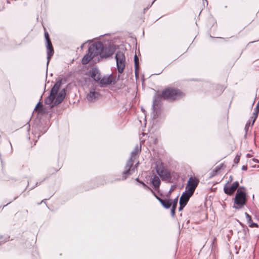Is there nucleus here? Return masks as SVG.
<instances>
[{
	"mask_svg": "<svg viewBox=\"0 0 259 259\" xmlns=\"http://www.w3.org/2000/svg\"><path fill=\"white\" fill-rule=\"evenodd\" d=\"M115 51V49L113 46L105 47L100 41L94 42L89 46L88 53L82 58L81 63L84 65L87 64L96 57H109L114 54Z\"/></svg>",
	"mask_w": 259,
	"mask_h": 259,
	"instance_id": "obj_1",
	"label": "nucleus"
},
{
	"mask_svg": "<svg viewBox=\"0 0 259 259\" xmlns=\"http://www.w3.org/2000/svg\"><path fill=\"white\" fill-rule=\"evenodd\" d=\"M184 96V94L178 89L174 88H166L162 92L161 94H157L154 97L152 108L154 111L156 107L158 106L162 98L168 101H172L179 100Z\"/></svg>",
	"mask_w": 259,
	"mask_h": 259,
	"instance_id": "obj_2",
	"label": "nucleus"
},
{
	"mask_svg": "<svg viewBox=\"0 0 259 259\" xmlns=\"http://www.w3.org/2000/svg\"><path fill=\"white\" fill-rule=\"evenodd\" d=\"M141 146L137 145L134 150L131 152L130 159L127 162L125 165V170L123 172V180H125L126 178L132 174L130 172L131 168L133 165L134 160L136 158V156L141 151Z\"/></svg>",
	"mask_w": 259,
	"mask_h": 259,
	"instance_id": "obj_3",
	"label": "nucleus"
},
{
	"mask_svg": "<svg viewBox=\"0 0 259 259\" xmlns=\"http://www.w3.org/2000/svg\"><path fill=\"white\" fill-rule=\"evenodd\" d=\"M241 189H244V187H240L238 189L234 199V203L240 207L245 205L246 202V193Z\"/></svg>",
	"mask_w": 259,
	"mask_h": 259,
	"instance_id": "obj_4",
	"label": "nucleus"
},
{
	"mask_svg": "<svg viewBox=\"0 0 259 259\" xmlns=\"http://www.w3.org/2000/svg\"><path fill=\"white\" fill-rule=\"evenodd\" d=\"M61 84V81H58L56 82V83L54 85L52 88L51 93L49 96H48L45 100V104L47 105H50L52 104L54 100H55L57 94L58 92L59 88Z\"/></svg>",
	"mask_w": 259,
	"mask_h": 259,
	"instance_id": "obj_5",
	"label": "nucleus"
},
{
	"mask_svg": "<svg viewBox=\"0 0 259 259\" xmlns=\"http://www.w3.org/2000/svg\"><path fill=\"white\" fill-rule=\"evenodd\" d=\"M116 66L119 73H121L125 67V58L124 53L118 51L116 54Z\"/></svg>",
	"mask_w": 259,
	"mask_h": 259,
	"instance_id": "obj_6",
	"label": "nucleus"
},
{
	"mask_svg": "<svg viewBox=\"0 0 259 259\" xmlns=\"http://www.w3.org/2000/svg\"><path fill=\"white\" fill-rule=\"evenodd\" d=\"M198 184V181L195 178L190 177L186 187V191L189 192L190 195H193Z\"/></svg>",
	"mask_w": 259,
	"mask_h": 259,
	"instance_id": "obj_7",
	"label": "nucleus"
},
{
	"mask_svg": "<svg viewBox=\"0 0 259 259\" xmlns=\"http://www.w3.org/2000/svg\"><path fill=\"white\" fill-rule=\"evenodd\" d=\"M157 174L162 181H170L171 179L170 172L163 167H157L156 169Z\"/></svg>",
	"mask_w": 259,
	"mask_h": 259,
	"instance_id": "obj_8",
	"label": "nucleus"
},
{
	"mask_svg": "<svg viewBox=\"0 0 259 259\" xmlns=\"http://www.w3.org/2000/svg\"><path fill=\"white\" fill-rule=\"evenodd\" d=\"M239 186L238 182H234L230 187L225 186L224 188V192L229 195H232Z\"/></svg>",
	"mask_w": 259,
	"mask_h": 259,
	"instance_id": "obj_9",
	"label": "nucleus"
},
{
	"mask_svg": "<svg viewBox=\"0 0 259 259\" xmlns=\"http://www.w3.org/2000/svg\"><path fill=\"white\" fill-rule=\"evenodd\" d=\"M100 97V94L98 92H96L94 89L90 90L89 93L87 95V99L90 102H94Z\"/></svg>",
	"mask_w": 259,
	"mask_h": 259,
	"instance_id": "obj_10",
	"label": "nucleus"
},
{
	"mask_svg": "<svg viewBox=\"0 0 259 259\" xmlns=\"http://www.w3.org/2000/svg\"><path fill=\"white\" fill-rule=\"evenodd\" d=\"M47 65L48 66L50 59L54 54V49L52 44L51 41L47 42Z\"/></svg>",
	"mask_w": 259,
	"mask_h": 259,
	"instance_id": "obj_11",
	"label": "nucleus"
},
{
	"mask_svg": "<svg viewBox=\"0 0 259 259\" xmlns=\"http://www.w3.org/2000/svg\"><path fill=\"white\" fill-rule=\"evenodd\" d=\"M66 96V92L64 89H62L59 93L57 97L56 96V100L54 102V105H58L60 104L64 100Z\"/></svg>",
	"mask_w": 259,
	"mask_h": 259,
	"instance_id": "obj_12",
	"label": "nucleus"
},
{
	"mask_svg": "<svg viewBox=\"0 0 259 259\" xmlns=\"http://www.w3.org/2000/svg\"><path fill=\"white\" fill-rule=\"evenodd\" d=\"M91 76L96 82H99L101 79V74L97 68H93L91 70Z\"/></svg>",
	"mask_w": 259,
	"mask_h": 259,
	"instance_id": "obj_13",
	"label": "nucleus"
},
{
	"mask_svg": "<svg viewBox=\"0 0 259 259\" xmlns=\"http://www.w3.org/2000/svg\"><path fill=\"white\" fill-rule=\"evenodd\" d=\"M192 195H190L189 192H186L183 193L180 199V205H182V204L186 205L190 198Z\"/></svg>",
	"mask_w": 259,
	"mask_h": 259,
	"instance_id": "obj_14",
	"label": "nucleus"
},
{
	"mask_svg": "<svg viewBox=\"0 0 259 259\" xmlns=\"http://www.w3.org/2000/svg\"><path fill=\"white\" fill-rule=\"evenodd\" d=\"M113 77L112 76H104L103 78L101 77L99 82L101 86L111 84L113 81Z\"/></svg>",
	"mask_w": 259,
	"mask_h": 259,
	"instance_id": "obj_15",
	"label": "nucleus"
},
{
	"mask_svg": "<svg viewBox=\"0 0 259 259\" xmlns=\"http://www.w3.org/2000/svg\"><path fill=\"white\" fill-rule=\"evenodd\" d=\"M151 182L153 187L155 189L159 187L160 184V180L158 176H154L153 178L152 179Z\"/></svg>",
	"mask_w": 259,
	"mask_h": 259,
	"instance_id": "obj_16",
	"label": "nucleus"
},
{
	"mask_svg": "<svg viewBox=\"0 0 259 259\" xmlns=\"http://www.w3.org/2000/svg\"><path fill=\"white\" fill-rule=\"evenodd\" d=\"M160 203L164 208L166 209L169 208L171 205V201L169 199H165L163 201H160Z\"/></svg>",
	"mask_w": 259,
	"mask_h": 259,
	"instance_id": "obj_17",
	"label": "nucleus"
},
{
	"mask_svg": "<svg viewBox=\"0 0 259 259\" xmlns=\"http://www.w3.org/2000/svg\"><path fill=\"white\" fill-rule=\"evenodd\" d=\"M258 112H259V105H256V106L255 108L254 112L253 113V115H254V117L252 120V125L253 124L256 118H257V117L258 116Z\"/></svg>",
	"mask_w": 259,
	"mask_h": 259,
	"instance_id": "obj_18",
	"label": "nucleus"
},
{
	"mask_svg": "<svg viewBox=\"0 0 259 259\" xmlns=\"http://www.w3.org/2000/svg\"><path fill=\"white\" fill-rule=\"evenodd\" d=\"M134 62H135V73H136V70L138 67L139 65V59L136 55H135L134 57Z\"/></svg>",
	"mask_w": 259,
	"mask_h": 259,
	"instance_id": "obj_19",
	"label": "nucleus"
},
{
	"mask_svg": "<svg viewBox=\"0 0 259 259\" xmlns=\"http://www.w3.org/2000/svg\"><path fill=\"white\" fill-rule=\"evenodd\" d=\"M42 108V105L41 104L40 102L38 103L37 105L35 107V110H37L38 112L41 113Z\"/></svg>",
	"mask_w": 259,
	"mask_h": 259,
	"instance_id": "obj_20",
	"label": "nucleus"
},
{
	"mask_svg": "<svg viewBox=\"0 0 259 259\" xmlns=\"http://www.w3.org/2000/svg\"><path fill=\"white\" fill-rule=\"evenodd\" d=\"M178 197H177L176 198H175L174 200L172 203H171L172 207H174V208H176L177 204H178Z\"/></svg>",
	"mask_w": 259,
	"mask_h": 259,
	"instance_id": "obj_21",
	"label": "nucleus"
},
{
	"mask_svg": "<svg viewBox=\"0 0 259 259\" xmlns=\"http://www.w3.org/2000/svg\"><path fill=\"white\" fill-rule=\"evenodd\" d=\"M136 180L139 183H140V184H141L146 189H148V190H151V188H149L144 183L142 182H140L139 181V178H137L136 179Z\"/></svg>",
	"mask_w": 259,
	"mask_h": 259,
	"instance_id": "obj_22",
	"label": "nucleus"
},
{
	"mask_svg": "<svg viewBox=\"0 0 259 259\" xmlns=\"http://www.w3.org/2000/svg\"><path fill=\"white\" fill-rule=\"evenodd\" d=\"M246 215V218L247 221L248 223H250L251 222V217L250 215H249L247 212L245 213Z\"/></svg>",
	"mask_w": 259,
	"mask_h": 259,
	"instance_id": "obj_23",
	"label": "nucleus"
},
{
	"mask_svg": "<svg viewBox=\"0 0 259 259\" xmlns=\"http://www.w3.org/2000/svg\"><path fill=\"white\" fill-rule=\"evenodd\" d=\"M45 37L47 42L51 41L49 38V33L47 32H45Z\"/></svg>",
	"mask_w": 259,
	"mask_h": 259,
	"instance_id": "obj_24",
	"label": "nucleus"
},
{
	"mask_svg": "<svg viewBox=\"0 0 259 259\" xmlns=\"http://www.w3.org/2000/svg\"><path fill=\"white\" fill-rule=\"evenodd\" d=\"M150 190L152 192V193H153V195L155 196V197H156V199H157V200H158L160 202V201H163V199H161L160 197H159L158 196H157L155 194V192H153V191L152 190H151H151Z\"/></svg>",
	"mask_w": 259,
	"mask_h": 259,
	"instance_id": "obj_25",
	"label": "nucleus"
},
{
	"mask_svg": "<svg viewBox=\"0 0 259 259\" xmlns=\"http://www.w3.org/2000/svg\"><path fill=\"white\" fill-rule=\"evenodd\" d=\"M239 160H240V157L238 156H236L234 159V162L235 163H238L239 162Z\"/></svg>",
	"mask_w": 259,
	"mask_h": 259,
	"instance_id": "obj_26",
	"label": "nucleus"
},
{
	"mask_svg": "<svg viewBox=\"0 0 259 259\" xmlns=\"http://www.w3.org/2000/svg\"><path fill=\"white\" fill-rule=\"evenodd\" d=\"M249 224L250 227L253 228V227H258V225L256 223L251 222L250 223H249Z\"/></svg>",
	"mask_w": 259,
	"mask_h": 259,
	"instance_id": "obj_27",
	"label": "nucleus"
},
{
	"mask_svg": "<svg viewBox=\"0 0 259 259\" xmlns=\"http://www.w3.org/2000/svg\"><path fill=\"white\" fill-rule=\"evenodd\" d=\"M175 210L176 208H174V207H172L170 210V213L172 217H174L175 215Z\"/></svg>",
	"mask_w": 259,
	"mask_h": 259,
	"instance_id": "obj_28",
	"label": "nucleus"
},
{
	"mask_svg": "<svg viewBox=\"0 0 259 259\" xmlns=\"http://www.w3.org/2000/svg\"><path fill=\"white\" fill-rule=\"evenodd\" d=\"M176 185H172L171 186L169 193H170L171 192H172L176 188Z\"/></svg>",
	"mask_w": 259,
	"mask_h": 259,
	"instance_id": "obj_29",
	"label": "nucleus"
},
{
	"mask_svg": "<svg viewBox=\"0 0 259 259\" xmlns=\"http://www.w3.org/2000/svg\"><path fill=\"white\" fill-rule=\"evenodd\" d=\"M185 206L186 205H184V204H182V205H180L179 208V211H181Z\"/></svg>",
	"mask_w": 259,
	"mask_h": 259,
	"instance_id": "obj_30",
	"label": "nucleus"
},
{
	"mask_svg": "<svg viewBox=\"0 0 259 259\" xmlns=\"http://www.w3.org/2000/svg\"><path fill=\"white\" fill-rule=\"evenodd\" d=\"M242 169L243 170H246L247 169V166L246 165H243L242 167Z\"/></svg>",
	"mask_w": 259,
	"mask_h": 259,
	"instance_id": "obj_31",
	"label": "nucleus"
},
{
	"mask_svg": "<svg viewBox=\"0 0 259 259\" xmlns=\"http://www.w3.org/2000/svg\"><path fill=\"white\" fill-rule=\"evenodd\" d=\"M250 123H247L246 125H245V130H247V128H248V126H249V125Z\"/></svg>",
	"mask_w": 259,
	"mask_h": 259,
	"instance_id": "obj_32",
	"label": "nucleus"
},
{
	"mask_svg": "<svg viewBox=\"0 0 259 259\" xmlns=\"http://www.w3.org/2000/svg\"><path fill=\"white\" fill-rule=\"evenodd\" d=\"M253 160L255 162H258V160H257V159H254H254H253Z\"/></svg>",
	"mask_w": 259,
	"mask_h": 259,
	"instance_id": "obj_33",
	"label": "nucleus"
},
{
	"mask_svg": "<svg viewBox=\"0 0 259 259\" xmlns=\"http://www.w3.org/2000/svg\"><path fill=\"white\" fill-rule=\"evenodd\" d=\"M83 46H84V44H83L81 46L80 48H81V49L83 48Z\"/></svg>",
	"mask_w": 259,
	"mask_h": 259,
	"instance_id": "obj_34",
	"label": "nucleus"
},
{
	"mask_svg": "<svg viewBox=\"0 0 259 259\" xmlns=\"http://www.w3.org/2000/svg\"><path fill=\"white\" fill-rule=\"evenodd\" d=\"M206 3V4L208 5V2L207 1V0H204Z\"/></svg>",
	"mask_w": 259,
	"mask_h": 259,
	"instance_id": "obj_35",
	"label": "nucleus"
},
{
	"mask_svg": "<svg viewBox=\"0 0 259 259\" xmlns=\"http://www.w3.org/2000/svg\"><path fill=\"white\" fill-rule=\"evenodd\" d=\"M135 170V168H133L132 169V171H134Z\"/></svg>",
	"mask_w": 259,
	"mask_h": 259,
	"instance_id": "obj_36",
	"label": "nucleus"
},
{
	"mask_svg": "<svg viewBox=\"0 0 259 259\" xmlns=\"http://www.w3.org/2000/svg\"><path fill=\"white\" fill-rule=\"evenodd\" d=\"M138 164H139V163L138 162V163L136 164L135 166H138Z\"/></svg>",
	"mask_w": 259,
	"mask_h": 259,
	"instance_id": "obj_37",
	"label": "nucleus"
},
{
	"mask_svg": "<svg viewBox=\"0 0 259 259\" xmlns=\"http://www.w3.org/2000/svg\"><path fill=\"white\" fill-rule=\"evenodd\" d=\"M155 142V143H156V139H155V142Z\"/></svg>",
	"mask_w": 259,
	"mask_h": 259,
	"instance_id": "obj_38",
	"label": "nucleus"
},
{
	"mask_svg": "<svg viewBox=\"0 0 259 259\" xmlns=\"http://www.w3.org/2000/svg\"><path fill=\"white\" fill-rule=\"evenodd\" d=\"M143 136H144L146 134L145 133H143Z\"/></svg>",
	"mask_w": 259,
	"mask_h": 259,
	"instance_id": "obj_39",
	"label": "nucleus"
}]
</instances>
